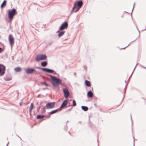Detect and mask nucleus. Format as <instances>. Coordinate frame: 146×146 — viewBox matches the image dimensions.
Segmentation results:
<instances>
[{
	"mask_svg": "<svg viewBox=\"0 0 146 146\" xmlns=\"http://www.w3.org/2000/svg\"><path fill=\"white\" fill-rule=\"evenodd\" d=\"M48 76L50 77L51 79V83L54 87H57L59 84L63 85L61 79L50 74L48 75Z\"/></svg>",
	"mask_w": 146,
	"mask_h": 146,
	"instance_id": "1",
	"label": "nucleus"
},
{
	"mask_svg": "<svg viewBox=\"0 0 146 146\" xmlns=\"http://www.w3.org/2000/svg\"><path fill=\"white\" fill-rule=\"evenodd\" d=\"M8 17L9 20L12 21L14 16L17 14L16 9H12L11 10L9 9L8 11Z\"/></svg>",
	"mask_w": 146,
	"mask_h": 146,
	"instance_id": "2",
	"label": "nucleus"
},
{
	"mask_svg": "<svg viewBox=\"0 0 146 146\" xmlns=\"http://www.w3.org/2000/svg\"><path fill=\"white\" fill-rule=\"evenodd\" d=\"M46 58L47 56L45 54H38L35 58V59L36 61L45 60L46 59Z\"/></svg>",
	"mask_w": 146,
	"mask_h": 146,
	"instance_id": "3",
	"label": "nucleus"
},
{
	"mask_svg": "<svg viewBox=\"0 0 146 146\" xmlns=\"http://www.w3.org/2000/svg\"><path fill=\"white\" fill-rule=\"evenodd\" d=\"M68 25V22L65 21L60 26L59 31H62L67 28Z\"/></svg>",
	"mask_w": 146,
	"mask_h": 146,
	"instance_id": "4",
	"label": "nucleus"
},
{
	"mask_svg": "<svg viewBox=\"0 0 146 146\" xmlns=\"http://www.w3.org/2000/svg\"><path fill=\"white\" fill-rule=\"evenodd\" d=\"M5 67L2 64H0V76H3L5 73Z\"/></svg>",
	"mask_w": 146,
	"mask_h": 146,
	"instance_id": "5",
	"label": "nucleus"
},
{
	"mask_svg": "<svg viewBox=\"0 0 146 146\" xmlns=\"http://www.w3.org/2000/svg\"><path fill=\"white\" fill-rule=\"evenodd\" d=\"M55 105L54 102H48L46 105V108L47 109H52L54 107Z\"/></svg>",
	"mask_w": 146,
	"mask_h": 146,
	"instance_id": "6",
	"label": "nucleus"
},
{
	"mask_svg": "<svg viewBox=\"0 0 146 146\" xmlns=\"http://www.w3.org/2000/svg\"><path fill=\"white\" fill-rule=\"evenodd\" d=\"M9 40L10 46L12 48L14 43V38L11 34H10L9 35Z\"/></svg>",
	"mask_w": 146,
	"mask_h": 146,
	"instance_id": "7",
	"label": "nucleus"
},
{
	"mask_svg": "<svg viewBox=\"0 0 146 146\" xmlns=\"http://www.w3.org/2000/svg\"><path fill=\"white\" fill-rule=\"evenodd\" d=\"M35 68L39 69H41L45 72L49 73H52V72H54L53 70L47 68H41L38 67H36Z\"/></svg>",
	"mask_w": 146,
	"mask_h": 146,
	"instance_id": "8",
	"label": "nucleus"
},
{
	"mask_svg": "<svg viewBox=\"0 0 146 146\" xmlns=\"http://www.w3.org/2000/svg\"><path fill=\"white\" fill-rule=\"evenodd\" d=\"M25 71L27 74H31L35 71V69L34 68H25Z\"/></svg>",
	"mask_w": 146,
	"mask_h": 146,
	"instance_id": "9",
	"label": "nucleus"
},
{
	"mask_svg": "<svg viewBox=\"0 0 146 146\" xmlns=\"http://www.w3.org/2000/svg\"><path fill=\"white\" fill-rule=\"evenodd\" d=\"M63 91L64 97L65 98H67L70 95V93L68 90L66 88H63Z\"/></svg>",
	"mask_w": 146,
	"mask_h": 146,
	"instance_id": "10",
	"label": "nucleus"
},
{
	"mask_svg": "<svg viewBox=\"0 0 146 146\" xmlns=\"http://www.w3.org/2000/svg\"><path fill=\"white\" fill-rule=\"evenodd\" d=\"M68 101L67 100H64L62 103V104L60 107L59 108H60V110H62L61 108L63 107H64L67 105V103H68Z\"/></svg>",
	"mask_w": 146,
	"mask_h": 146,
	"instance_id": "11",
	"label": "nucleus"
},
{
	"mask_svg": "<svg viewBox=\"0 0 146 146\" xmlns=\"http://www.w3.org/2000/svg\"><path fill=\"white\" fill-rule=\"evenodd\" d=\"M60 108H58L57 109H56L54 110H52L50 112L48 113V114L50 115L53 114L55 113H57L58 111H60L61 110H60Z\"/></svg>",
	"mask_w": 146,
	"mask_h": 146,
	"instance_id": "12",
	"label": "nucleus"
},
{
	"mask_svg": "<svg viewBox=\"0 0 146 146\" xmlns=\"http://www.w3.org/2000/svg\"><path fill=\"white\" fill-rule=\"evenodd\" d=\"M76 1V5H77L78 7L81 8L83 5V2L81 0Z\"/></svg>",
	"mask_w": 146,
	"mask_h": 146,
	"instance_id": "13",
	"label": "nucleus"
},
{
	"mask_svg": "<svg viewBox=\"0 0 146 146\" xmlns=\"http://www.w3.org/2000/svg\"><path fill=\"white\" fill-rule=\"evenodd\" d=\"M93 96V93L90 90L87 93V96L88 98H92Z\"/></svg>",
	"mask_w": 146,
	"mask_h": 146,
	"instance_id": "14",
	"label": "nucleus"
},
{
	"mask_svg": "<svg viewBox=\"0 0 146 146\" xmlns=\"http://www.w3.org/2000/svg\"><path fill=\"white\" fill-rule=\"evenodd\" d=\"M7 3V1L6 0L3 1L2 3H1L0 7L2 9L3 7H5Z\"/></svg>",
	"mask_w": 146,
	"mask_h": 146,
	"instance_id": "15",
	"label": "nucleus"
},
{
	"mask_svg": "<svg viewBox=\"0 0 146 146\" xmlns=\"http://www.w3.org/2000/svg\"><path fill=\"white\" fill-rule=\"evenodd\" d=\"M85 83L86 86L88 87H90L91 86L90 82L88 80H85Z\"/></svg>",
	"mask_w": 146,
	"mask_h": 146,
	"instance_id": "16",
	"label": "nucleus"
},
{
	"mask_svg": "<svg viewBox=\"0 0 146 146\" xmlns=\"http://www.w3.org/2000/svg\"><path fill=\"white\" fill-rule=\"evenodd\" d=\"M14 70L16 72H19L21 71L22 69L20 67H17L15 68Z\"/></svg>",
	"mask_w": 146,
	"mask_h": 146,
	"instance_id": "17",
	"label": "nucleus"
},
{
	"mask_svg": "<svg viewBox=\"0 0 146 146\" xmlns=\"http://www.w3.org/2000/svg\"><path fill=\"white\" fill-rule=\"evenodd\" d=\"M47 65V62L46 61H44L41 63V65L42 66L45 67Z\"/></svg>",
	"mask_w": 146,
	"mask_h": 146,
	"instance_id": "18",
	"label": "nucleus"
},
{
	"mask_svg": "<svg viewBox=\"0 0 146 146\" xmlns=\"http://www.w3.org/2000/svg\"><path fill=\"white\" fill-rule=\"evenodd\" d=\"M65 33V31H61L58 34V36L59 37H60L62 36H63L64 33Z\"/></svg>",
	"mask_w": 146,
	"mask_h": 146,
	"instance_id": "19",
	"label": "nucleus"
},
{
	"mask_svg": "<svg viewBox=\"0 0 146 146\" xmlns=\"http://www.w3.org/2000/svg\"><path fill=\"white\" fill-rule=\"evenodd\" d=\"M81 108L82 110L84 111H86L88 109V108L87 107L84 106H81Z\"/></svg>",
	"mask_w": 146,
	"mask_h": 146,
	"instance_id": "20",
	"label": "nucleus"
},
{
	"mask_svg": "<svg viewBox=\"0 0 146 146\" xmlns=\"http://www.w3.org/2000/svg\"><path fill=\"white\" fill-rule=\"evenodd\" d=\"M4 78L5 80L7 81H10L12 79L11 77H8L7 76L5 77Z\"/></svg>",
	"mask_w": 146,
	"mask_h": 146,
	"instance_id": "21",
	"label": "nucleus"
},
{
	"mask_svg": "<svg viewBox=\"0 0 146 146\" xmlns=\"http://www.w3.org/2000/svg\"><path fill=\"white\" fill-rule=\"evenodd\" d=\"M44 117V115L39 114L37 115L36 118L37 119H40L43 118Z\"/></svg>",
	"mask_w": 146,
	"mask_h": 146,
	"instance_id": "22",
	"label": "nucleus"
},
{
	"mask_svg": "<svg viewBox=\"0 0 146 146\" xmlns=\"http://www.w3.org/2000/svg\"><path fill=\"white\" fill-rule=\"evenodd\" d=\"M40 84L41 85H44L46 86H49V85L48 84H47L45 82H40Z\"/></svg>",
	"mask_w": 146,
	"mask_h": 146,
	"instance_id": "23",
	"label": "nucleus"
},
{
	"mask_svg": "<svg viewBox=\"0 0 146 146\" xmlns=\"http://www.w3.org/2000/svg\"><path fill=\"white\" fill-rule=\"evenodd\" d=\"M76 105V103L75 100H73L72 105V107H74Z\"/></svg>",
	"mask_w": 146,
	"mask_h": 146,
	"instance_id": "24",
	"label": "nucleus"
},
{
	"mask_svg": "<svg viewBox=\"0 0 146 146\" xmlns=\"http://www.w3.org/2000/svg\"><path fill=\"white\" fill-rule=\"evenodd\" d=\"M76 1L74 3V5L73 7L72 8V9L71 11H74L75 8H76Z\"/></svg>",
	"mask_w": 146,
	"mask_h": 146,
	"instance_id": "25",
	"label": "nucleus"
},
{
	"mask_svg": "<svg viewBox=\"0 0 146 146\" xmlns=\"http://www.w3.org/2000/svg\"><path fill=\"white\" fill-rule=\"evenodd\" d=\"M33 103H31V104L30 106L29 107V109L32 110L33 108Z\"/></svg>",
	"mask_w": 146,
	"mask_h": 146,
	"instance_id": "26",
	"label": "nucleus"
},
{
	"mask_svg": "<svg viewBox=\"0 0 146 146\" xmlns=\"http://www.w3.org/2000/svg\"><path fill=\"white\" fill-rule=\"evenodd\" d=\"M35 72V74H41V72H39L35 70V71L34 72Z\"/></svg>",
	"mask_w": 146,
	"mask_h": 146,
	"instance_id": "27",
	"label": "nucleus"
},
{
	"mask_svg": "<svg viewBox=\"0 0 146 146\" xmlns=\"http://www.w3.org/2000/svg\"><path fill=\"white\" fill-rule=\"evenodd\" d=\"M138 63H137V64H136V66H135V67L134 68V69H133V71L132 72V73H131V75L130 76H129V78H131V76H132V74H133V72L134 71V70L135 69V68H136V66H137V65H138Z\"/></svg>",
	"mask_w": 146,
	"mask_h": 146,
	"instance_id": "28",
	"label": "nucleus"
},
{
	"mask_svg": "<svg viewBox=\"0 0 146 146\" xmlns=\"http://www.w3.org/2000/svg\"><path fill=\"white\" fill-rule=\"evenodd\" d=\"M45 112H46V111L45 110V108H43L42 111L41 113H44Z\"/></svg>",
	"mask_w": 146,
	"mask_h": 146,
	"instance_id": "29",
	"label": "nucleus"
},
{
	"mask_svg": "<svg viewBox=\"0 0 146 146\" xmlns=\"http://www.w3.org/2000/svg\"><path fill=\"white\" fill-rule=\"evenodd\" d=\"M80 8V7H78L77 8L76 10L75 11H74L75 12H76L79 11V10Z\"/></svg>",
	"mask_w": 146,
	"mask_h": 146,
	"instance_id": "30",
	"label": "nucleus"
},
{
	"mask_svg": "<svg viewBox=\"0 0 146 146\" xmlns=\"http://www.w3.org/2000/svg\"><path fill=\"white\" fill-rule=\"evenodd\" d=\"M67 129H68V126L66 125L64 128V129L66 131Z\"/></svg>",
	"mask_w": 146,
	"mask_h": 146,
	"instance_id": "31",
	"label": "nucleus"
},
{
	"mask_svg": "<svg viewBox=\"0 0 146 146\" xmlns=\"http://www.w3.org/2000/svg\"><path fill=\"white\" fill-rule=\"evenodd\" d=\"M3 50V48L1 47H0V53H1Z\"/></svg>",
	"mask_w": 146,
	"mask_h": 146,
	"instance_id": "32",
	"label": "nucleus"
},
{
	"mask_svg": "<svg viewBox=\"0 0 146 146\" xmlns=\"http://www.w3.org/2000/svg\"><path fill=\"white\" fill-rule=\"evenodd\" d=\"M53 42V41H52V42H50L49 43V44H48V46H50L51 45Z\"/></svg>",
	"mask_w": 146,
	"mask_h": 146,
	"instance_id": "33",
	"label": "nucleus"
},
{
	"mask_svg": "<svg viewBox=\"0 0 146 146\" xmlns=\"http://www.w3.org/2000/svg\"><path fill=\"white\" fill-rule=\"evenodd\" d=\"M54 72H52V73L54 74H58L56 73V72L54 71V70H53Z\"/></svg>",
	"mask_w": 146,
	"mask_h": 146,
	"instance_id": "34",
	"label": "nucleus"
},
{
	"mask_svg": "<svg viewBox=\"0 0 146 146\" xmlns=\"http://www.w3.org/2000/svg\"><path fill=\"white\" fill-rule=\"evenodd\" d=\"M135 3H134V4H133V9H132V12H131V17H132V12H133V9H134V6H135Z\"/></svg>",
	"mask_w": 146,
	"mask_h": 146,
	"instance_id": "35",
	"label": "nucleus"
},
{
	"mask_svg": "<svg viewBox=\"0 0 146 146\" xmlns=\"http://www.w3.org/2000/svg\"><path fill=\"white\" fill-rule=\"evenodd\" d=\"M32 110L31 109H29V114L31 116V113L32 111Z\"/></svg>",
	"mask_w": 146,
	"mask_h": 146,
	"instance_id": "36",
	"label": "nucleus"
},
{
	"mask_svg": "<svg viewBox=\"0 0 146 146\" xmlns=\"http://www.w3.org/2000/svg\"><path fill=\"white\" fill-rule=\"evenodd\" d=\"M131 120L132 122V126H133V121H132V117H131Z\"/></svg>",
	"mask_w": 146,
	"mask_h": 146,
	"instance_id": "37",
	"label": "nucleus"
},
{
	"mask_svg": "<svg viewBox=\"0 0 146 146\" xmlns=\"http://www.w3.org/2000/svg\"><path fill=\"white\" fill-rule=\"evenodd\" d=\"M72 107H71V108L70 109H68V111H70V110H71V109H72Z\"/></svg>",
	"mask_w": 146,
	"mask_h": 146,
	"instance_id": "38",
	"label": "nucleus"
},
{
	"mask_svg": "<svg viewBox=\"0 0 146 146\" xmlns=\"http://www.w3.org/2000/svg\"><path fill=\"white\" fill-rule=\"evenodd\" d=\"M72 12H73V11H71V12L69 14V16H70L72 14Z\"/></svg>",
	"mask_w": 146,
	"mask_h": 146,
	"instance_id": "39",
	"label": "nucleus"
},
{
	"mask_svg": "<svg viewBox=\"0 0 146 146\" xmlns=\"http://www.w3.org/2000/svg\"><path fill=\"white\" fill-rule=\"evenodd\" d=\"M130 44H128V45H127V46H126V47H124V48H121L120 49H125V48H126V47H127L128 46H129V45Z\"/></svg>",
	"mask_w": 146,
	"mask_h": 146,
	"instance_id": "40",
	"label": "nucleus"
},
{
	"mask_svg": "<svg viewBox=\"0 0 146 146\" xmlns=\"http://www.w3.org/2000/svg\"><path fill=\"white\" fill-rule=\"evenodd\" d=\"M46 89H48V88H42V90H46Z\"/></svg>",
	"mask_w": 146,
	"mask_h": 146,
	"instance_id": "41",
	"label": "nucleus"
},
{
	"mask_svg": "<svg viewBox=\"0 0 146 146\" xmlns=\"http://www.w3.org/2000/svg\"><path fill=\"white\" fill-rule=\"evenodd\" d=\"M40 108V106H39L38 108L37 109V111H38L39 110Z\"/></svg>",
	"mask_w": 146,
	"mask_h": 146,
	"instance_id": "42",
	"label": "nucleus"
},
{
	"mask_svg": "<svg viewBox=\"0 0 146 146\" xmlns=\"http://www.w3.org/2000/svg\"><path fill=\"white\" fill-rule=\"evenodd\" d=\"M74 76L76 77V72H74Z\"/></svg>",
	"mask_w": 146,
	"mask_h": 146,
	"instance_id": "43",
	"label": "nucleus"
},
{
	"mask_svg": "<svg viewBox=\"0 0 146 146\" xmlns=\"http://www.w3.org/2000/svg\"><path fill=\"white\" fill-rule=\"evenodd\" d=\"M142 66V67L143 68H145V69H146V67H144V66Z\"/></svg>",
	"mask_w": 146,
	"mask_h": 146,
	"instance_id": "44",
	"label": "nucleus"
},
{
	"mask_svg": "<svg viewBox=\"0 0 146 146\" xmlns=\"http://www.w3.org/2000/svg\"><path fill=\"white\" fill-rule=\"evenodd\" d=\"M133 139H134V140H133V143H134V145H133V146H134V144H134V141H135V140H134V137H133Z\"/></svg>",
	"mask_w": 146,
	"mask_h": 146,
	"instance_id": "45",
	"label": "nucleus"
},
{
	"mask_svg": "<svg viewBox=\"0 0 146 146\" xmlns=\"http://www.w3.org/2000/svg\"><path fill=\"white\" fill-rule=\"evenodd\" d=\"M137 30H138V31H139V36H140V31H139V29H138V28L137 27Z\"/></svg>",
	"mask_w": 146,
	"mask_h": 146,
	"instance_id": "46",
	"label": "nucleus"
},
{
	"mask_svg": "<svg viewBox=\"0 0 146 146\" xmlns=\"http://www.w3.org/2000/svg\"><path fill=\"white\" fill-rule=\"evenodd\" d=\"M127 84H126V85L125 86V88H127Z\"/></svg>",
	"mask_w": 146,
	"mask_h": 146,
	"instance_id": "47",
	"label": "nucleus"
},
{
	"mask_svg": "<svg viewBox=\"0 0 146 146\" xmlns=\"http://www.w3.org/2000/svg\"><path fill=\"white\" fill-rule=\"evenodd\" d=\"M12 60H14V57L13 56H12Z\"/></svg>",
	"mask_w": 146,
	"mask_h": 146,
	"instance_id": "48",
	"label": "nucleus"
},
{
	"mask_svg": "<svg viewBox=\"0 0 146 146\" xmlns=\"http://www.w3.org/2000/svg\"><path fill=\"white\" fill-rule=\"evenodd\" d=\"M125 93H126V90H125L124 92V95H125Z\"/></svg>",
	"mask_w": 146,
	"mask_h": 146,
	"instance_id": "49",
	"label": "nucleus"
},
{
	"mask_svg": "<svg viewBox=\"0 0 146 146\" xmlns=\"http://www.w3.org/2000/svg\"><path fill=\"white\" fill-rule=\"evenodd\" d=\"M142 98L144 99L146 101V99H145L144 98L142 97Z\"/></svg>",
	"mask_w": 146,
	"mask_h": 146,
	"instance_id": "50",
	"label": "nucleus"
},
{
	"mask_svg": "<svg viewBox=\"0 0 146 146\" xmlns=\"http://www.w3.org/2000/svg\"><path fill=\"white\" fill-rule=\"evenodd\" d=\"M130 79V78H129V79H128V80H127V82H129Z\"/></svg>",
	"mask_w": 146,
	"mask_h": 146,
	"instance_id": "51",
	"label": "nucleus"
},
{
	"mask_svg": "<svg viewBox=\"0 0 146 146\" xmlns=\"http://www.w3.org/2000/svg\"><path fill=\"white\" fill-rule=\"evenodd\" d=\"M9 143V142H8V143H7V145L6 146H7V145H8Z\"/></svg>",
	"mask_w": 146,
	"mask_h": 146,
	"instance_id": "52",
	"label": "nucleus"
},
{
	"mask_svg": "<svg viewBox=\"0 0 146 146\" xmlns=\"http://www.w3.org/2000/svg\"><path fill=\"white\" fill-rule=\"evenodd\" d=\"M84 68L85 69H86V66H84Z\"/></svg>",
	"mask_w": 146,
	"mask_h": 146,
	"instance_id": "53",
	"label": "nucleus"
},
{
	"mask_svg": "<svg viewBox=\"0 0 146 146\" xmlns=\"http://www.w3.org/2000/svg\"><path fill=\"white\" fill-rule=\"evenodd\" d=\"M126 88H125L124 89V90H126Z\"/></svg>",
	"mask_w": 146,
	"mask_h": 146,
	"instance_id": "54",
	"label": "nucleus"
},
{
	"mask_svg": "<svg viewBox=\"0 0 146 146\" xmlns=\"http://www.w3.org/2000/svg\"><path fill=\"white\" fill-rule=\"evenodd\" d=\"M20 139H21V137H19L17 135Z\"/></svg>",
	"mask_w": 146,
	"mask_h": 146,
	"instance_id": "55",
	"label": "nucleus"
},
{
	"mask_svg": "<svg viewBox=\"0 0 146 146\" xmlns=\"http://www.w3.org/2000/svg\"><path fill=\"white\" fill-rule=\"evenodd\" d=\"M68 122V121H67V122H66V124H67V123Z\"/></svg>",
	"mask_w": 146,
	"mask_h": 146,
	"instance_id": "56",
	"label": "nucleus"
},
{
	"mask_svg": "<svg viewBox=\"0 0 146 146\" xmlns=\"http://www.w3.org/2000/svg\"><path fill=\"white\" fill-rule=\"evenodd\" d=\"M59 30H58V31L57 32V33H58V32H59Z\"/></svg>",
	"mask_w": 146,
	"mask_h": 146,
	"instance_id": "57",
	"label": "nucleus"
},
{
	"mask_svg": "<svg viewBox=\"0 0 146 146\" xmlns=\"http://www.w3.org/2000/svg\"><path fill=\"white\" fill-rule=\"evenodd\" d=\"M136 40V39H135V40H133V41H134L135 40Z\"/></svg>",
	"mask_w": 146,
	"mask_h": 146,
	"instance_id": "58",
	"label": "nucleus"
},
{
	"mask_svg": "<svg viewBox=\"0 0 146 146\" xmlns=\"http://www.w3.org/2000/svg\"><path fill=\"white\" fill-rule=\"evenodd\" d=\"M97 141H98V139H97Z\"/></svg>",
	"mask_w": 146,
	"mask_h": 146,
	"instance_id": "59",
	"label": "nucleus"
},
{
	"mask_svg": "<svg viewBox=\"0 0 146 146\" xmlns=\"http://www.w3.org/2000/svg\"><path fill=\"white\" fill-rule=\"evenodd\" d=\"M126 80H125V82L126 83Z\"/></svg>",
	"mask_w": 146,
	"mask_h": 146,
	"instance_id": "60",
	"label": "nucleus"
},
{
	"mask_svg": "<svg viewBox=\"0 0 146 146\" xmlns=\"http://www.w3.org/2000/svg\"><path fill=\"white\" fill-rule=\"evenodd\" d=\"M34 115H35V113H34Z\"/></svg>",
	"mask_w": 146,
	"mask_h": 146,
	"instance_id": "61",
	"label": "nucleus"
},
{
	"mask_svg": "<svg viewBox=\"0 0 146 146\" xmlns=\"http://www.w3.org/2000/svg\"><path fill=\"white\" fill-rule=\"evenodd\" d=\"M68 133H69V134H70V132H68Z\"/></svg>",
	"mask_w": 146,
	"mask_h": 146,
	"instance_id": "62",
	"label": "nucleus"
},
{
	"mask_svg": "<svg viewBox=\"0 0 146 146\" xmlns=\"http://www.w3.org/2000/svg\"><path fill=\"white\" fill-rule=\"evenodd\" d=\"M81 123V122H79V123Z\"/></svg>",
	"mask_w": 146,
	"mask_h": 146,
	"instance_id": "63",
	"label": "nucleus"
},
{
	"mask_svg": "<svg viewBox=\"0 0 146 146\" xmlns=\"http://www.w3.org/2000/svg\"><path fill=\"white\" fill-rule=\"evenodd\" d=\"M98 146H99L98 144Z\"/></svg>",
	"mask_w": 146,
	"mask_h": 146,
	"instance_id": "64",
	"label": "nucleus"
}]
</instances>
